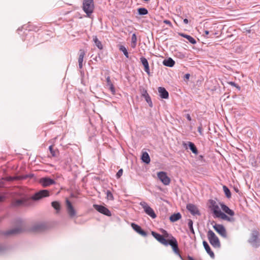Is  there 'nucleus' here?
Instances as JSON below:
<instances>
[{
    "mask_svg": "<svg viewBox=\"0 0 260 260\" xmlns=\"http://www.w3.org/2000/svg\"><path fill=\"white\" fill-rule=\"evenodd\" d=\"M178 50H174V53L176 55H178V54H179L178 55V57L181 58H182L183 57H185V55L183 54H181L180 53V52H179L178 51Z\"/></svg>",
    "mask_w": 260,
    "mask_h": 260,
    "instance_id": "obj_41",
    "label": "nucleus"
},
{
    "mask_svg": "<svg viewBox=\"0 0 260 260\" xmlns=\"http://www.w3.org/2000/svg\"><path fill=\"white\" fill-rule=\"evenodd\" d=\"M163 234L164 235V236L166 237H169V234L165 230H163Z\"/></svg>",
    "mask_w": 260,
    "mask_h": 260,
    "instance_id": "obj_49",
    "label": "nucleus"
},
{
    "mask_svg": "<svg viewBox=\"0 0 260 260\" xmlns=\"http://www.w3.org/2000/svg\"><path fill=\"white\" fill-rule=\"evenodd\" d=\"M119 49H125V48L124 47H123V46H120Z\"/></svg>",
    "mask_w": 260,
    "mask_h": 260,
    "instance_id": "obj_56",
    "label": "nucleus"
},
{
    "mask_svg": "<svg viewBox=\"0 0 260 260\" xmlns=\"http://www.w3.org/2000/svg\"><path fill=\"white\" fill-rule=\"evenodd\" d=\"M85 55V53L84 51H81L79 54V57L78 58L79 67L80 69H82L83 67V58Z\"/></svg>",
    "mask_w": 260,
    "mask_h": 260,
    "instance_id": "obj_23",
    "label": "nucleus"
},
{
    "mask_svg": "<svg viewBox=\"0 0 260 260\" xmlns=\"http://www.w3.org/2000/svg\"><path fill=\"white\" fill-rule=\"evenodd\" d=\"M157 177L161 182L165 185H168L170 183V179L165 172H159L157 173Z\"/></svg>",
    "mask_w": 260,
    "mask_h": 260,
    "instance_id": "obj_9",
    "label": "nucleus"
},
{
    "mask_svg": "<svg viewBox=\"0 0 260 260\" xmlns=\"http://www.w3.org/2000/svg\"><path fill=\"white\" fill-rule=\"evenodd\" d=\"M236 88H237L239 90H240L241 89L239 85H238L237 84V85H236Z\"/></svg>",
    "mask_w": 260,
    "mask_h": 260,
    "instance_id": "obj_55",
    "label": "nucleus"
},
{
    "mask_svg": "<svg viewBox=\"0 0 260 260\" xmlns=\"http://www.w3.org/2000/svg\"><path fill=\"white\" fill-rule=\"evenodd\" d=\"M222 210L228 214L230 216H233L234 215V212L230 209L226 205L222 203L220 204Z\"/></svg>",
    "mask_w": 260,
    "mask_h": 260,
    "instance_id": "obj_22",
    "label": "nucleus"
},
{
    "mask_svg": "<svg viewBox=\"0 0 260 260\" xmlns=\"http://www.w3.org/2000/svg\"><path fill=\"white\" fill-rule=\"evenodd\" d=\"M188 226L191 233L193 234H194V231L193 228V222L191 219L188 220Z\"/></svg>",
    "mask_w": 260,
    "mask_h": 260,
    "instance_id": "obj_37",
    "label": "nucleus"
},
{
    "mask_svg": "<svg viewBox=\"0 0 260 260\" xmlns=\"http://www.w3.org/2000/svg\"><path fill=\"white\" fill-rule=\"evenodd\" d=\"M27 32L28 33H26V39L27 38H30L29 39V44H32L34 43V40H35V37L33 35H31V33H29V31L28 30ZM26 39H25L24 40H25Z\"/></svg>",
    "mask_w": 260,
    "mask_h": 260,
    "instance_id": "obj_34",
    "label": "nucleus"
},
{
    "mask_svg": "<svg viewBox=\"0 0 260 260\" xmlns=\"http://www.w3.org/2000/svg\"><path fill=\"white\" fill-rule=\"evenodd\" d=\"M93 208L97 210L99 212L106 215L107 216H111V211L105 206L102 205H99L96 204H94L93 205Z\"/></svg>",
    "mask_w": 260,
    "mask_h": 260,
    "instance_id": "obj_8",
    "label": "nucleus"
},
{
    "mask_svg": "<svg viewBox=\"0 0 260 260\" xmlns=\"http://www.w3.org/2000/svg\"><path fill=\"white\" fill-rule=\"evenodd\" d=\"M5 248L4 246L2 245H0V253L2 252L4 250Z\"/></svg>",
    "mask_w": 260,
    "mask_h": 260,
    "instance_id": "obj_51",
    "label": "nucleus"
},
{
    "mask_svg": "<svg viewBox=\"0 0 260 260\" xmlns=\"http://www.w3.org/2000/svg\"><path fill=\"white\" fill-rule=\"evenodd\" d=\"M203 246L206 251V252L208 253V254L210 256V257L212 258H214L215 257L214 252L211 250L209 244L208 243L204 241L203 242Z\"/></svg>",
    "mask_w": 260,
    "mask_h": 260,
    "instance_id": "obj_19",
    "label": "nucleus"
},
{
    "mask_svg": "<svg viewBox=\"0 0 260 260\" xmlns=\"http://www.w3.org/2000/svg\"><path fill=\"white\" fill-rule=\"evenodd\" d=\"M49 150L50 151V153L51 154L52 156L53 157H56L59 154L58 150L57 149H54L53 148L52 145H50L49 147Z\"/></svg>",
    "mask_w": 260,
    "mask_h": 260,
    "instance_id": "obj_29",
    "label": "nucleus"
},
{
    "mask_svg": "<svg viewBox=\"0 0 260 260\" xmlns=\"http://www.w3.org/2000/svg\"><path fill=\"white\" fill-rule=\"evenodd\" d=\"M180 35L183 37L186 38L188 40V41L190 43L192 44H194L196 43V40L191 36L184 34H181Z\"/></svg>",
    "mask_w": 260,
    "mask_h": 260,
    "instance_id": "obj_27",
    "label": "nucleus"
},
{
    "mask_svg": "<svg viewBox=\"0 0 260 260\" xmlns=\"http://www.w3.org/2000/svg\"><path fill=\"white\" fill-rule=\"evenodd\" d=\"M140 205L143 208L145 212L152 218L154 219L156 217V215L154 210L148 205L145 202H141Z\"/></svg>",
    "mask_w": 260,
    "mask_h": 260,
    "instance_id": "obj_5",
    "label": "nucleus"
},
{
    "mask_svg": "<svg viewBox=\"0 0 260 260\" xmlns=\"http://www.w3.org/2000/svg\"><path fill=\"white\" fill-rule=\"evenodd\" d=\"M43 225L42 224H37L34 226V230L39 231L43 229Z\"/></svg>",
    "mask_w": 260,
    "mask_h": 260,
    "instance_id": "obj_40",
    "label": "nucleus"
},
{
    "mask_svg": "<svg viewBox=\"0 0 260 260\" xmlns=\"http://www.w3.org/2000/svg\"><path fill=\"white\" fill-rule=\"evenodd\" d=\"M186 208L193 215L200 214L197 207L193 204H187Z\"/></svg>",
    "mask_w": 260,
    "mask_h": 260,
    "instance_id": "obj_11",
    "label": "nucleus"
},
{
    "mask_svg": "<svg viewBox=\"0 0 260 260\" xmlns=\"http://www.w3.org/2000/svg\"><path fill=\"white\" fill-rule=\"evenodd\" d=\"M205 33L206 35H208V34H209V32L208 31L206 30V31H205Z\"/></svg>",
    "mask_w": 260,
    "mask_h": 260,
    "instance_id": "obj_57",
    "label": "nucleus"
},
{
    "mask_svg": "<svg viewBox=\"0 0 260 260\" xmlns=\"http://www.w3.org/2000/svg\"><path fill=\"white\" fill-rule=\"evenodd\" d=\"M229 84L232 85V86H233L234 87H236V85H237V84L234 82H229Z\"/></svg>",
    "mask_w": 260,
    "mask_h": 260,
    "instance_id": "obj_50",
    "label": "nucleus"
},
{
    "mask_svg": "<svg viewBox=\"0 0 260 260\" xmlns=\"http://www.w3.org/2000/svg\"><path fill=\"white\" fill-rule=\"evenodd\" d=\"M106 81L107 86L109 87L111 92L113 94H114L115 93V89L113 83L111 81L110 77L109 76L106 77Z\"/></svg>",
    "mask_w": 260,
    "mask_h": 260,
    "instance_id": "obj_21",
    "label": "nucleus"
},
{
    "mask_svg": "<svg viewBox=\"0 0 260 260\" xmlns=\"http://www.w3.org/2000/svg\"><path fill=\"white\" fill-rule=\"evenodd\" d=\"M4 197L0 196V202H2L4 200Z\"/></svg>",
    "mask_w": 260,
    "mask_h": 260,
    "instance_id": "obj_53",
    "label": "nucleus"
},
{
    "mask_svg": "<svg viewBox=\"0 0 260 260\" xmlns=\"http://www.w3.org/2000/svg\"><path fill=\"white\" fill-rule=\"evenodd\" d=\"M24 204V201L22 200H17L13 203V205L15 206H19L23 205Z\"/></svg>",
    "mask_w": 260,
    "mask_h": 260,
    "instance_id": "obj_38",
    "label": "nucleus"
},
{
    "mask_svg": "<svg viewBox=\"0 0 260 260\" xmlns=\"http://www.w3.org/2000/svg\"><path fill=\"white\" fill-rule=\"evenodd\" d=\"M211 210L213 211L215 216L217 218H219V215L222 212L219 206L215 203L212 204Z\"/></svg>",
    "mask_w": 260,
    "mask_h": 260,
    "instance_id": "obj_18",
    "label": "nucleus"
},
{
    "mask_svg": "<svg viewBox=\"0 0 260 260\" xmlns=\"http://www.w3.org/2000/svg\"><path fill=\"white\" fill-rule=\"evenodd\" d=\"M187 258H188V260H194V259L193 258V257H192L191 256H189V255H188V256ZM184 260H185V259H184Z\"/></svg>",
    "mask_w": 260,
    "mask_h": 260,
    "instance_id": "obj_54",
    "label": "nucleus"
},
{
    "mask_svg": "<svg viewBox=\"0 0 260 260\" xmlns=\"http://www.w3.org/2000/svg\"><path fill=\"white\" fill-rule=\"evenodd\" d=\"M106 195H107V198L108 200H114V197H113V194L110 190H107L106 191Z\"/></svg>",
    "mask_w": 260,
    "mask_h": 260,
    "instance_id": "obj_39",
    "label": "nucleus"
},
{
    "mask_svg": "<svg viewBox=\"0 0 260 260\" xmlns=\"http://www.w3.org/2000/svg\"><path fill=\"white\" fill-rule=\"evenodd\" d=\"M93 41L94 42L95 45L96 46L98 49H103V45L96 37H94Z\"/></svg>",
    "mask_w": 260,
    "mask_h": 260,
    "instance_id": "obj_36",
    "label": "nucleus"
},
{
    "mask_svg": "<svg viewBox=\"0 0 260 260\" xmlns=\"http://www.w3.org/2000/svg\"><path fill=\"white\" fill-rule=\"evenodd\" d=\"M158 92L160 97L162 99H167L169 98V93L167 90L162 87L158 88Z\"/></svg>",
    "mask_w": 260,
    "mask_h": 260,
    "instance_id": "obj_14",
    "label": "nucleus"
},
{
    "mask_svg": "<svg viewBox=\"0 0 260 260\" xmlns=\"http://www.w3.org/2000/svg\"><path fill=\"white\" fill-rule=\"evenodd\" d=\"M197 161H200L202 162H204L205 161L204 158V156L202 155H199L198 156H197Z\"/></svg>",
    "mask_w": 260,
    "mask_h": 260,
    "instance_id": "obj_42",
    "label": "nucleus"
},
{
    "mask_svg": "<svg viewBox=\"0 0 260 260\" xmlns=\"http://www.w3.org/2000/svg\"><path fill=\"white\" fill-rule=\"evenodd\" d=\"M175 64V61L171 58H169L163 61V64L166 67H172Z\"/></svg>",
    "mask_w": 260,
    "mask_h": 260,
    "instance_id": "obj_25",
    "label": "nucleus"
},
{
    "mask_svg": "<svg viewBox=\"0 0 260 260\" xmlns=\"http://www.w3.org/2000/svg\"><path fill=\"white\" fill-rule=\"evenodd\" d=\"M183 22H184L185 24H188V20L187 19L185 18V19H184L183 20Z\"/></svg>",
    "mask_w": 260,
    "mask_h": 260,
    "instance_id": "obj_52",
    "label": "nucleus"
},
{
    "mask_svg": "<svg viewBox=\"0 0 260 260\" xmlns=\"http://www.w3.org/2000/svg\"><path fill=\"white\" fill-rule=\"evenodd\" d=\"M223 190L227 198H230L231 197V191L227 186H226L225 185H224L223 186Z\"/></svg>",
    "mask_w": 260,
    "mask_h": 260,
    "instance_id": "obj_35",
    "label": "nucleus"
},
{
    "mask_svg": "<svg viewBox=\"0 0 260 260\" xmlns=\"http://www.w3.org/2000/svg\"><path fill=\"white\" fill-rule=\"evenodd\" d=\"M207 237L210 243L213 247L218 248L220 247L219 240L212 230H209L208 232Z\"/></svg>",
    "mask_w": 260,
    "mask_h": 260,
    "instance_id": "obj_3",
    "label": "nucleus"
},
{
    "mask_svg": "<svg viewBox=\"0 0 260 260\" xmlns=\"http://www.w3.org/2000/svg\"><path fill=\"white\" fill-rule=\"evenodd\" d=\"M52 206L56 210L58 213L60 209V205L59 202L57 201H53L51 203Z\"/></svg>",
    "mask_w": 260,
    "mask_h": 260,
    "instance_id": "obj_31",
    "label": "nucleus"
},
{
    "mask_svg": "<svg viewBox=\"0 0 260 260\" xmlns=\"http://www.w3.org/2000/svg\"><path fill=\"white\" fill-rule=\"evenodd\" d=\"M142 95L143 96L146 102L149 104V106L150 107H152L153 104L151 101V99L150 96H149V94L148 93L147 91L145 89H143L142 91Z\"/></svg>",
    "mask_w": 260,
    "mask_h": 260,
    "instance_id": "obj_17",
    "label": "nucleus"
},
{
    "mask_svg": "<svg viewBox=\"0 0 260 260\" xmlns=\"http://www.w3.org/2000/svg\"><path fill=\"white\" fill-rule=\"evenodd\" d=\"M66 204H67V211L69 214V215L72 217L75 216L76 215V211L73 207L71 203L68 200H66Z\"/></svg>",
    "mask_w": 260,
    "mask_h": 260,
    "instance_id": "obj_12",
    "label": "nucleus"
},
{
    "mask_svg": "<svg viewBox=\"0 0 260 260\" xmlns=\"http://www.w3.org/2000/svg\"><path fill=\"white\" fill-rule=\"evenodd\" d=\"M126 58H128V53L127 50H121Z\"/></svg>",
    "mask_w": 260,
    "mask_h": 260,
    "instance_id": "obj_46",
    "label": "nucleus"
},
{
    "mask_svg": "<svg viewBox=\"0 0 260 260\" xmlns=\"http://www.w3.org/2000/svg\"><path fill=\"white\" fill-rule=\"evenodd\" d=\"M213 228L221 236L226 238V231L223 225L220 224H215L213 225Z\"/></svg>",
    "mask_w": 260,
    "mask_h": 260,
    "instance_id": "obj_10",
    "label": "nucleus"
},
{
    "mask_svg": "<svg viewBox=\"0 0 260 260\" xmlns=\"http://www.w3.org/2000/svg\"><path fill=\"white\" fill-rule=\"evenodd\" d=\"M190 75L189 73L186 74L184 76V80H188L189 79Z\"/></svg>",
    "mask_w": 260,
    "mask_h": 260,
    "instance_id": "obj_47",
    "label": "nucleus"
},
{
    "mask_svg": "<svg viewBox=\"0 0 260 260\" xmlns=\"http://www.w3.org/2000/svg\"><path fill=\"white\" fill-rule=\"evenodd\" d=\"M198 132L200 133V134L201 135H203V129H202V126H199L198 128Z\"/></svg>",
    "mask_w": 260,
    "mask_h": 260,
    "instance_id": "obj_44",
    "label": "nucleus"
},
{
    "mask_svg": "<svg viewBox=\"0 0 260 260\" xmlns=\"http://www.w3.org/2000/svg\"><path fill=\"white\" fill-rule=\"evenodd\" d=\"M164 22L165 24H168V25H169L170 26H172V24L170 20H165L164 21Z\"/></svg>",
    "mask_w": 260,
    "mask_h": 260,
    "instance_id": "obj_45",
    "label": "nucleus"
},
{
    "mask_svg": "<svg viewBox=\"0 0 260 260\" xmlns=\"http://www.w3.org/2000/svg\"><path fill=\"white\" fill-rule=\"evenodd\" d=\"M50 196L49 190L43 189L36 192L31 197L34 201H38L44 198L48 197Z\"/></svg>",
    "mask_w": 260,
    "mask_h": 260,
    "instance_id": "obj_6",
    "label": "nucleus"
},
{
    "mask_svg": "<svg viewBox=\"0 0 260 260\" xmlns=\"http://www.w3.org/2000/svg\"><path fill=\"white\" fill-rule=\"evenodd\" d=\"M142 160L146 164H149L150 161V159L149 154L147 152H144L142 155Z\"/></svg>",
    "mask_w": 260,
    "mask_h": 260,
    "instance_id": "obj_28",
    "label": "nucleus"
},
{
    "mask_svg": "<svg viewBox=\"0 0 260 260\" xmlns=\"http://www.w3.org/2000/svg\"><path fill=\"white\" fill-rule=\"evenodd\" d=\"M39 182L43 187H47L56 184L54 180L49 177L41 178L39 179Z\"/></svg>",
    "mask_w": 260,
    "mask_h": 260,
    "instance_id": "obj_7",
    "label": "nucleus"
},
{
    "mask_svg": "<svg viewBox=\"0 0 260 260\" xmlns=\"http://www.w3.org/2000/svg\"><path fill=\"white\" fill-rule=\"evenodd\" d=\"M82 8L87 16L90 17L94 9L93 0H83Z\"/></svg>",
    "mask_w": 260,
    "mask_h": 260,
    "instance_id": "obj_2",
    "label": "nucleus"
},
{
    "mask_svg": "<svg viewBox=\"0 0 260 260\" xmlns=\"http://www.w3.org/2000/svg\"><path fill=\"white\" fill-rule=\"evenodd\" d=\"M166 246H167L168 245H170L173 248V251L174 252L179 255V256L180 257V258L182 260H184L182 256L181 255V254L179 253V250L178 249V242L174 237L171 236V238L168 240H166V244H164Z\"/></svg>",
    "mask_w": 260,
    "mask_h": 260,
    "instance_id": "obj_4",
    "label": "nucleus"
},
{
    "mask_svg": "<svg viewBox=\"0 0 260 260\" xmlns=\"http://www.w3.org/2000/svg\"><path fill=\"white\" fill-rule=\"evenodd\" d=\"M140 61L144 67V71L148 75L150 74V69L147 59L143 56L140 57Z\"/></svg>",
    "mask_w": 260,
    "mask_h": 260,
    "instance_id": "obj_16",
    "label": "nucleus"
},
{
    "mask_svg": "<svg viewBox=\"0 0 260 260\" xmlns=\"http://www.w3.org/2000/svg\"><path fill=\"white\" fill-rule=\"evenodd\" d=\"M131 226L136 232L143 236V237H146L147 235V233L143 230L139 225L134 223H132L131 224Z\"/></svg>",
    "mask_w": 260,
    "mask_h": 260,
    "instance_id": "obj_13",
    "label": "nucleus"
},
{
    "mask_svg": "<svg viewBox=\"0 0 260 260\" xmlns=\"http://www.w3.org/2000/svg\"><path fill=\"white\" fill-rule=\"evenodd\" d=\"M259 233L257 230H253L248 240V242L254 248L260 246Z\"/></svg>",
    "mask_w": 260,
    "mask_h": 260,
    "instance_id": "obj_1",
    "label": "nucleus"
},
{
    "mask_svg": "<svg viewBox=\"0 0 260 260\" xmlns=\"http://www.w3.org/2000/svg\"><path fill=\"white\" fill-rule=\"evenodd\" d=\"M152 235L160 243L162 244H166V239L162 235H160L155 232H152Z\"/></svg>",
    "mask_w": 260,
    "mask_h": 260,
    "instance_id": "obj_15",
    "label": "nucleus"
},
{
    "mask_svg": "<svg viewBox=\"0 0 260 260\" xmlns=\"http://www.w3.org/2000/svg\"><path fill=\"white\" fill-rule=\"evenodd\" d=\"M186 118L189 121H191V116H190V115L189 114H186Z\"/></svg>",
    "mask_w": 260,
    "mask_h": 260,
    "instance_id": "obj_48",
    "label": "nucleus"
},
{
    "mask_svg": "<svg viewBox=\"0 0 260 260\" xmlns=\"http://www.w3.org/2000/svg\"><path fill=\"white\" fill-rule=\"evenodd\" d=\"M20 30V28H18V29H17V31H19Z\"/></svg>",
    "mask_w": 260,
    "mask_h": 260,
    "instance_id": "obj_58",
    "label": "nucleus"
},
{
    "mask_svg": "<svg viewBox=\"0 0 260 260\" xmlns=\"http://www.w3.org/2000/svg\"><path fill=\"white\" fill-rule=\"evenodd\" d=\"M138 13L140 15H145L148 14V10L145 8H140L138 9Z\"/></svg>",
    "mask_w": 260,
    "mask_h": 260,
    "instance_id": "obj_33",
    "label": "nucleus"
},
{
    "mask_svg": "<svg viewBox=\"0 0 260 260\" xmlns=\"http://www.w3.org/2000/svg\"><path fill=\"white\" fill-rule=\"evenodd\" d=\"M123 173V170L122 169H120L119 170L118 172L117 173L116 176L117 178H119L122 175Z\"/></svg>",
    "mask_w": 260,
    "mask_h": 260,
    "instance_id": "obj_43",
    "label": "nucleus"
},
{
    "mask_svg": "<svg viewBox=\"0 0 260 260\" xmlns=\"http://www.w3.org/2000/svg\"><path fill=\"white\" fill-rule=\"evenodd\" d=\"M188 145L190 150L193 153L195 154H197L198 153V150L194 145V144L191 142H188Z\"/></svg>",
    "mask_w": 260,
    "mask_h": 260,
    "instance_id": "obj_26",
    "label": "nucleus"
},
{
    "mask_svg": "<svg viewBox=\"0 0 260 260\" xmlns=\"http://www.w3.org/2000/svg\"><path fill=\"white\" fill-rule=\"evenodd\" d=\"M137 37L135 34H133L131 38V47L135 48L137 44Z\"/></svg>",
    "mask_w": 260,
    "mask_h": 260,
    "instance_id": "obj_30",
    "label": "nucleus"
},
{
    "mask_svg": "<svg viewBox=\"0 0 260 260\" xmlns=\"http://www.w3.org/2000/svg\"><path fill=\"white\" fill-rule=\"evenodd\" d=\"M22 231V229L20 228H16L13 229L9 230L5 233L6 235H14L17 234L21 233Z\"/></svg>",
    "mask_w": 260,
    "mask_h": 260,
    "instance_id": "obj_20",
    "label": "nucleus"
},
{
    "mask_svg": "<svg viewBox=\"0 0 260 260\" xmlns=\"http://www.w3.org/2000/svg\"><path fill=\"white\" fill-rule=\"evenodd\" d=\"M219 218H221L222 219H224L230 221H234L233 218H231L225 214H224L223 212H221V214L219 215Z\"/></svg>",
    "mask_w": 260,
    "mask_h": 260,
    "instance_id": "obj_32",
    "label": "nucleus"
},
{
    "mask_svg": "<svg viewBox=\"0 0 260 260\" xmlns=\"http://www.w3.org/2000/svg\"><path fill=\"white\" fill-rule=\"evenodd\" d=\"M181 218V215L180 213H174L170 217V220L171 222H175Z\"/></svg>",
    "mask_w": 260,
    "mask_h": 260,
    "instance_id": "obj_24",
    "label": "nucleus"
}]
</instances>
